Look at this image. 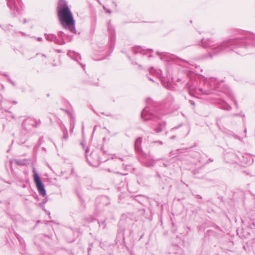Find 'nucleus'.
Instances as JSON below:
<instances>
[{"label":"nucleus","mask_w":255,"mask_h":255,"mask_svg":"<svg viewBox=\"0 0 255 255\" xmlns=\"http://www.w3.org/2000/svg\"><path fill=\"white\" fill-rule=\"evenodd\" d=\"M200 45L209 49L208 54L211 57L231 51L243 55L255 46V34L249 33L246 36L227 39L218 43L211 38H202Z\"/></svg>","instance_id":"f257e3e1"},{"label":"nucleus","mask_w":255,"mask_h":255,"mask_svg":"<svg viewBox=\"0 0 255 255\" xmlns=\"http://www.w3.org/2000/svg\"><path fill=\"white\" fill-rule=\"evenodd\" d=\"M204 83L202 87H197L198 82L196 81H191L187 84V88L191 95H209L213 93V89L220 90V83L216 79L213 77L207 79L202 77Z\"/></svg>","instance_id":"f03ea898"},{"label":"nucleus","mask_w":255,"mask_h":255,"mask_svg":"<svg viewBox=\"0 0 255 255\" xmlns=\"http://www.w3.org/2000/svg\"><path fill=\"white\" fill-rule=\"evenodd\" d=\"M141 118L147 122L148 126L152 131L156 133H160L165 127L166 123L157 115V113L153 111H150L148 107H145L141 114Z\"/></svg>","instance_id":"7ed1b4c3"},{"label":"nucleus","mask_w":255,"mask_h":255,"mask_svg":"<svg viewBox=\"0 0 255 255\" xmlns=\"http://www.w3.org/2000/svg\"><path fill=\"white\" fill-rule=\"evenodd\" d=\"M58 15L62 26L71 32L76 33L75 20L66 2L61 0L58 7Z\"/></svg>","instance_id":"20e7f679"},{"label":"nucleus","mask_w":255,"mask_h":255,"mask_svg":"<svg viewBox=\"0 0 255 255\" xmlns=\"http://www.w3.org/2000/svg\"><path fill=\"white\" fill-rule=\"evenodd\" d=\"M7 5L14 16L19 13L22 9L21 0H7Z\"/></svg>","instance_id":"39448f33"},{"label":"nucleus","mask_w":255,"mask_h":255,"mask_svg":"<svg viewBox=\"0 0 255 255\" xmlns=\"http://www.w3.org/2000/svg\"><path fill=\"white\" fill-rule=\"evenodd\" d=\"M33 178L34 181L35 183L37 189L39 192V193L44 196L46 195V190L44 188V185L43 183L41 182L40 178L37 172L36 171V169L35 168H33Z\"/></svg>","instance_id":"423d86ee"},{"label":"nucleus","mask_w":255,"mask_h":255,"mask_svg":"<svg viewBox=\"0 0 255 255\" xmlns=\"http://www.w3.org/2000/svg\"><path fill=\"white\" fill-rule=\"evenodd\" d=\"M40 121L33 118H27L23 121L22 124V127L26 130H30L32 127H36L39 125Z\"/></svg>","instance_id":"0eeeda50"},{"label":"nucleus","mask_w":255,"mask_h":255,"mask_svg":"<svg viewBox=\"0 0 255 255\" xmlns=\"http://www.w3.org/2000/svg\"><path fill=\"white\" fill-rule=\"evenodd\" d=\"M149 73L152 75H154L156 77L160 78L161 80V82L162 83V84L163 85L164 87H165V88H169V85L168 84H165L164 82H163V80L162 79V77H161V71L159 69H155L154 68H151L149 69Z\"/></svg>","instance_id":"6e6552de"},{"label":"nucleus","mask_w":255,"mask_h":255,"mask_svg":"<svg viewBox=\"0 0 255 255\" xmlns=\"http://www.w3.org/2000/svg\"><path fill=\"white\" fill-rule=\"evenodd\" d=\"M45 38L47 40L54 42L57 44L62 45L65 44L63 40H59L55 35L52 34H45Z\"/></svg>","instance_id":"1a4fd4ad"},{"label":"nucleus","mask_w":255,"mask_h":255,"mask_svg":"<svg viewBox=\"0 0 255 255\" xmlns=\"http://www.w3.org/2000/svg\"><path fill=\"white\" fill-rule=\"evenodd\" d=\"M108 30L110 34L111 40L114 42L116 36L114 26L112 25L110 21L108 23Z\"/></svg>","instance_id":"9d476101"},{"label":"nucleus","mask_w":255,"mask_h":255,"mask_svg":"<svg viewBox=\"0 0 255 255\" xmlns=\"http://www.w3.org/2000/svg\"><path fill=\"white\" fill-rule=\"evenodd\" d=\"M141 142H142L141 138L138 137L136 139V140L135 141V143H134L135 149L139 153H142V150L141 149V147H140Z\"/></svg>","instance_id":"9b49d317"},{"label":"nucleus","mask_w":255,"mask_h":255,"mask_svg":"<svg viewBox=\"0 0 255 255\" xmlns=\"http://www.w3.org/2000/svg\"><path fill=\"white\" fill-rule=\"evenodd\" d=\"M67 55H68L72 59H75L76 61H78L79 59H81L79 54L75 53L74 51L71 50L68 51Z\"/></svg>","instance_id":"f8f14e48"},{"label":"nucleus","mask_w":255,"mask_h":255,"mask_svg":"<svg viewBox=\"0 0 255 255\" xmlns=\"http://www.w3.org/2000/svg\"><path fill=\"white\" fill-rule=\"evenodd\" d=\"M143 154L145 155V157L146 158L145 160L144 161L145 164L147 167L153 166L155 163V161L153 159L150 160V159H148V157L147 156V155L145 154L144 153Z\"/></svg>","instance_id":"ddd939ff"},{"label":"nucleus","mask_w":255,"mask_h":255,"mask_svg":"<svg viewBox=\"0 0 255 255\" xmlns=\"http://www.w3.org/2000/svg\"><path fill=\"white\" fill-rule=\"evenodd\" d=\"M218 103L221 105V108L224 110L229 111L231 109V107L222 100H220Z\"/></svg>","instance_id":"4468645a"},{"label":"nucleus","mask_w":255,"mask_h":255,"mask_svg":"<svg viewBox=\"0 0 255 255\" xmlns=\"http://www.w3.org/2000/svg\"><path fill=\"white\" fill-rule=\"evenodd\" d=\"M132 51L134 54L140 53L141 54H145V50L141 47H135L132 48Z\"/></svg>","instance_id":"2eb2a0df"},{"label":"nucleus","mask_w":255,"mask_h":255,"mask_svg":"<svg viewBox=\"0 0 255 255\" xmlns=\"http://www.w3.org/2000/svg\"><path fill=\"white\" fill-rule=\"evenodd\" d=\"M14 162L17 165L19 166H23L26 165L27 163V160L24 159H14Z\"/></svg>","instance_id":"dca6fc26"},{"label":"nucleus","mask_w":255,"mask_h":255,"mask_svg":"<svg viewBox=\"0 0 255 255\" xmlns=\"http://www.w3.org/2000/svg\"><path fill=\"white\" fill-rule=\"evenodd\" d=\"M112 159H119L122 161H124V158L123 157H118L117 156H116V155H114L112 157Z\"/></svg>","instance_id":"f3484780"},{"label":"nucleus","mask_w":255,"mask_h":255,"mask_svg":"<svg viewBox=\"0 0 255 255\" xmlns=\"http://www.w3.org/2000/svg\"><path fill=\"white\" fill-rule=\"evenodd\" d=\"M68 138V132L67 131H66L64 133V135L63 136V139H65V140H67Z\"/></svg>","instance_id":"a211bd4d"},{"label":"nucleus","mask_w":255,"mask_h":255,"mask_svg":"<svg viewBox=\"0 0 255 255\" xmlns=\"http://www.w3.org/2000/svg\"><path fill=\"white\" fill-rule=\"evenodd\" d=\"M8 81H9V82H10V83H11L13 86H14L15 85V83H14L13 81H12L10 79V78H9V77L8 78Z\"/></svg>","instance_id":"6ab92c4d"},{"label":"nucleus","mask_w":255,"mask_h":255,"mask_svg":"<svg viewBox=\"0 0 255 255\" xmlns=\"http://www.w3.org/2000/svg\"><path fill=\"white\" fill-rule=\"evenodd\" d=\"M117 174H119L122 175H127V173H120V172H117Z\"/></svg>","instance_id":"aec40b11"},{"label":"nucleus","mask_w":255,"mask_h":255,"mask_svg":"<svg viewBox=\"0 0 255 255\" xmlns=\"http://www.w3.org/2000/svg\"><path fill=\"white\" fill-rule=\"evenodd\" d=\"M229 156H230L231 157H235V155L234 154H231L229 155Z\"/></svg>","instance_id":"412c9836"},{"label":"nucleus","mask_w":255,"mask_h":255,"mask_svg":"<svg viewBox=\"0 0 255 255\" xmlns=\"http://www.w3.org/2000/svg\"><path fill=\"white\" fill-rule=\"evenodd\" d=\"M155 142L156 143H158L160 144H162V142L161 141H160V140H158V141H155Z\"/></svg>","instance_id":"4be33fe9"},{"label":"nucleus","mask_w":255,"mask_h":255,"mask_svg":"<svg viewBox=\"0 0 255 255\" xmlns=\"http://www.w3.org/2000/svg\"><path fill=\"white\" fill-rule=\"evenodd\" d=\"M175 137H176L175 135H173L172 136H171L170 137V139L173 140V139H174L175 138Z\"/></svg>","instance_id":"5701e85b"},{"label":"nucleus","mask_w":255,"mask_h":255,"mask_svg":"<svg viewBox=\"0 0 255 255\" xmlns=\"http://www.w3.org/2000/svg\"><path fill=\"white\" fill-rule=\"evenodd\" d=\"M37 39L38 41H40L42 40V38L41 37H38Z\"/></svg>","instance_id":"b1692460"},{"label":"nucleus","mask_w":255,"mask_h":255,"mask_svg":"<svg viewBox=\"0 0 255 255\" xmlns=\"http://www.w3.org/2000/svg\"><path fill=\"white\" fill-rule=\"evenodd\" d=\"M163 166H164V167H167V165L166 163H163Z\"/></svg>","instance_id":"393cba45"},{"label":"nucleus","mask_w":255,"mask_h":255,"mask_svg":"<svg viewBox=\"0 0 255 255\" xmlns=\"http://www.w3.org/2000/svg\"><path fill=\"white\" fill-rule=\"evenodd\" d=\"M74 169H73V168H72V169H71V173H72V174H74Z\"/></svg>","instance_id":"a878e982"},{"label":"nucleus","mask_w":255,"mask_h":255,"mask_svg":"<svg viewBox=\"0 0 255 255\" xmlns=\"http://www.w3.org/2000/svg\"><path fill=\"white\" fill-rule=\"evenodd\" d=\"M157 54L158 55H161V54L159 52H158V51L157 52ZM161 54H164V53H161Z\"/></svg>","instance_id":"bb28decb"},{"label":"nucleus","mask_w":255,"mask_h":255,"mask_svg":"<svg viewBox=\"0 0 255 255\" xmlns=\"http://www.w3.org/2000/svg\"><path fill=\"white\" fill-rule=\"evenodd\" d=\"M96 126H95L94 128V129H93V132L95 131V130L96 129Z\"/></svg>","instance_id":"cd10ccee"},{"label":"nucleus","mask_w":255,"mask_h":255,"mask_svg":"<svg viewBox=\"0 0 255 255\" xmlns=\"http://www.w3.org/2000/svg\"><path fill=\"white\" fill-rule=\"evenodd\" d=\"M113 3L115 4V5L116 6H117V4L116 3V2H113Z\"/></svg>","instance_id":"c85d7f7f"},{"label":"nucleus","mask_w":255,"mask_h":255,"mask_svg":"<svg viewBox=\"0 0 255 255\" xmlns=\"http://www.w3.org/2000/svg\"><path fill=\"white\" fill-rule=\"evenodd\" d=\"M175 129V128H173L171 129V131H173L174 129Z\"/></svg>","instance_id":"c756f323"},{"label":"nucleus","mask_w":255,"mask_h":255,"mask_svg":"<svg viewBox=\"0 0 255 255\" xmlns=\"http://www.w3.org/2000/svg\"><path fill=\"white\" fill-rule=\"evenodd\" d=\"M149 80L152 81H153V79H152L151 78H149Z\"/></svg>","instance_id":"7c9ffc66"},{"label":"nucleus","mask_w":255,"mask_h":255,"mask_svg":"<svg viewBox=\"0 0 255 255\" xmlns=\"http://www.w3.org/2000/svg\"><path fill=\"white\" fill-rule=\"evenodd\" d=\"M106 116H111V115H110V114H107V115H106Z\"/></svg>","instance_id":"2f4dec72"},{"label":"nucleus","mask_w":255,"mask_h":255,"mask_svg":"<svg viewBox=\"0 0 255 255\" xmlns=\"http://www.w3.org/2000/svg\"><path fill=\"white\" fill-rule=\"evenodd\" d=\"M87 151H87V149H86V157H87V155H86V154H87Z\"/></svg>","instance_id":"473e14b6"},{"label":"nucleus","mask_w":255,"mask_h":255,"mask_svg":"<svg viewBox=\"0 0 255 255\" xmlns=\"http://www.w3.org/2000/svg\"><path fill=\"white\" fill-rule=\"evenodd\" d=\"M97 0L99 3H100V0Z\"/></svg>","instance_id":"72a5a7b5"},{"label":"nucleus","mask_w":255,"mask_h":255,"mask_svg":"<svg viewBox=\"0 0 255 255\" xmlns=\"http://www.w3.org/2000/svg\"><path fill=\"white\" fill-rule=\"evenodd\" d=\"M149 50H150V51H152V49H149Z\"/></svg>","instance_id":"f704fd0d"},{"label":"nucleus","mask_w":255,"mask_h":255,"mask_svg":"<svg viewBox=\"0 0 255 255\" xmlns=\"http://www.w3.org/2000/svg\"><path fill=\"white\" fill-rule=\"evenodd\" d=\"M166 106L168 107V106H169V105H167Z\"/></svg>","instance_id":"c9c22d12"}]
</instances>
